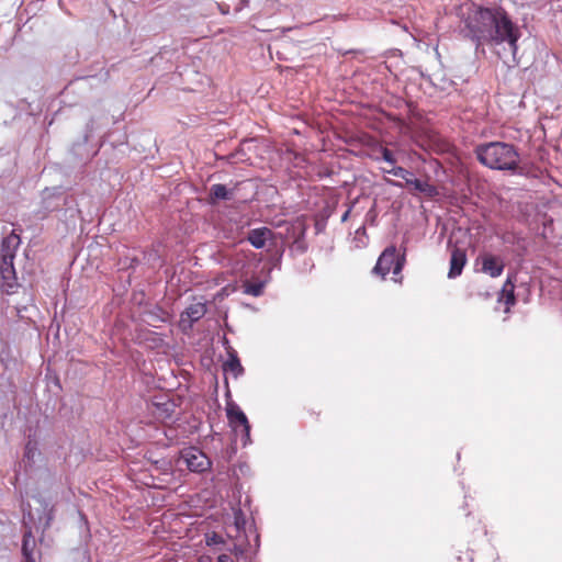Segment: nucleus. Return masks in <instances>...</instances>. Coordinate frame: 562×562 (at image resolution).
Instances as JSON below:
<instances>
[{"label": "nucleus", "instance_id": "f257e3e1", "mask_svg": "<svg viewBox=\"0 0 562 562\" xmlns=\"http://www.w3.org/2000/svg\"><path fill=\"white\" fill-rule=\"evenodd\" d=\"M467 25L477 41H486L495 45L506 43L508 53L498 56L505 64H517V42L520 31L514 24L509 14L502 7H477L469 15Z\"/></svg>", "mask_w": 562, "mask_h": 562}, {"label": "nucleus", "instance_id": "f03ea898", "mask_svg": "<svg viewBox=\"0 0 562 562\" xmlns=\"http://www.w3.org/2000/svg\"><path fill=\"white\" fill-rule=\"evenodd\" d=\"M476 159L490 169L516 171L520 156L513 144L490 142L480 144L474 149Z\"/></svg>", "mask_w": 562, "mask_h": 562}, {"label": "nucleus", "instance_id": "7ed1b4c3", "mask_svg": "<svg viewBox=\"0 0 562 562\" xmlns=\"http://www.w3.org/2000/svg\"><path fill=\"white\" fill-rule=\"evenodd\" d=\"M405 265V255H400L395 246L386 247L380 255L372 273L380 276L382 279L392 271L393 280L402 283V270Z\"/></svg>", "mask_w": 562, "mask_h": 562}, {"label": "nucleus", "instance_id": "20e7f679", "mask_svg": "<svg viewBox=\"0 0 562 562\" xmlns=\"http://www.w3.org/2000/svg\"><path fill=\"white\" fill-rule=\"evenodd\" d=\"M181 459L192 472H205L211 468L207 456L198 448L191 447L181 452Z\"/></svg>", "mask_w": 562, "mask_h": 562}, {"label": "nucleus", "instance_id": "39448f33", "mask_svg": "<svg viewBox=\"0 0 562 562\" xmlns=\"http://www.w3.org/2000/svg\"><path fill=\"white\" fill-rule=\"evenodd\" d=\"M226 413L229 425L234 430L238 431L240 428V431L245 437L244 445H246L250 439V425L245 413L235 403L227 404Z\"/></svg>", "mask_w": 562, "mask_h": 562}, {"label": "nucleus", "instance_id": "423d86ee", "mask_svg": "<svg viewBox=\"0 0 562 562\" xmlns=\"http://www.w3.org/2000/svg\"><path fill=\"white\" fill-rule=\"evenodd\" d=\"M476 261L481 262L482 272L488 274L491 278L499 277L505 268V262L501 257L488 252L481 255Z\"/></svg>", "mask_w": 562, "mask_h": 562}, {"label": "nucleus", "instance_id": "0eeeda50", "mask_svg": "<svg viewBox=\"0 0 562 562\" xmlns=\"http://www.w3.org/2000/svg\"><path fill=\"white\" fill-rule=\"evenodd\" d=\"M151 406L153 415L162 422L170 419L176 413L177 407L176 403L166 396L156 397V400L153 401Z\"/></svg>", "mask_w": 562, "mask_h": 562}, {"label": "nucleus", "instance_id": "6e6552de", "mask_svg": "<svg viewBox=\"0 0 562 562\" xmlns=\"http://www.w3.org/2000/svg\"><path fill=\"white\" fill-rule=\"evenodd\" d=\"M13 260L14 258H12L11 255H3V257H1L0 273L4 281V286L8 288V292L9 289H12L15 285L16 281Z\"/></svg>", "mask_w": 562, "mask_h": 562}, {"label": "nucleus", "instance_id": "1a4fd4ad", "mask_svg": "<svg viewBox=\"0 0 562 562\" xmlns=\"http://www.w3.org/2000/svg\"><path fill=\"white\" fill-rule=\"evenodd\" d=\"M408 187L412 193H418L425 198L432 199L439 194L438 189L428 179H414Z\"/></svg>", "mask_w": 562, "mask_h": 562}, {"label": "nucleus", "instance_id": "9d476101", "mask_svg": "<svg viewBox=\"0 0 562 562\" xmlns=\"http://www.w3.org/2000/svg\"><path fill=\"white\" fill-rule=\"evenodd\" d=\"M273 232L268 227H259L249 231L247 240L257 249L263 248L267 240L272 239Z\"/></svg>", "mask_w": 562, "mask_h": 562}, {"label": "nucleus", "instance_id": "9b49d317", "mask_svg": "<svg viewBox=\"0 0 562 562\" xmlns=\"http://www.w3.org/2000/svg\"><path fill=\"white\" fill-rule=\"evenodd\" d=\"M467 262V255L465 250L461 248H453L451 251V258H450V270H449V278H456L461 274L462 269Z\"/></svg>", "mask_w": 562, "mask_h": 562}, {"label": "nucleus", "instance_id": "f8f14e48", "mask_svg": "<svg viewBox=\"0 0 562 562\" xmlns=\"http://www.w3.org/2000/svg\"><path fill=\"white\" fill-rule=\"evenodd\" d=\"M498 301L504 302V304L506 305L505 312H508L510 306L515 305V283L510 277H508L507 280L504 282L498 295Z\"/></svg>", "mask_w": 562, "mask_h": 562}, {"label": "nucleus", "instance_id": "ddd939ff", "mask_svg": "<svg viewBox=\"0 0 562 562\" xmlns=\"http://www.w3.org/2000/svg\"><path fill=\"white\" fill-rule=\"evenodd\" d=\"M20 243V236L14 232L4 237L1 245V257H3V255H11L12 258H15V251L19 248Z\"/></svg>", "mask_w": 562, "mask_h": 562}, {"label": "nucleus", "instance_id": "4468645a", "mask_svg": "<svg viewBox=\"0 0 562 562\" xmlns=\"http://www.w3.org/2000/svg\"><path fill=\"white\" fill-rule=\"evenodd\" d=\"M371 158L374 160L383 159L389 165H395L397 161L393 151L382 145H378L372 149Z\"/></svg>", "mask_w": 562, "mask_h": 562}, {"label": "nucleus", "instance_id": "2eb2a0df", "mask_svg": "<svg viewBox=\"0 0 562 562\" xmlns=\"http://www.w3.org/2000/svg\"><path fill=\"white\" fill-rule=\"evenodd\" d=\"M232 196V192L226 186L216 183L210 188V202L216 203L220 200H228Z\"/></svg>", "mask_w": 562, "mask_h": 562}, {"label": "nucleus", "instance_id": "dca6fc26", "mask_svg": "<svg viewBox=\"0 0 562 562\" xmlns=\"http://www.w3.org/2000/svg\"><path fill=\"white\" fill-rule=\"evenodd\" d=\"M206 313V305L202 302H196L187 307L184 314L190 322H198Z\"/></svg>", "mask_w": 562, "mask_h": 562}, {"label": "nucleus", "instance_id": "f3484780", "mask_svg": "<svg viewBox=\"0 0 562 562\" xmlns=\"http://www.w3.org/2000/svg\"><path fill=\"white\" fill-rule=\"evenodd\" d=\"M224 371L232 373L234 378H237L243 373L244 368L237 358V356H231L229 359L224 363Z\"/></svg>", "mask_w": 562, "mask_h": 562}, {"label": "nucleus", "instance_id": "a211bd4d", "mask_svg": "<svg viewBox=\"0 0 562 562\" xmlns=\"http://www.w3.org/2000/svg\"><path fill=\"white\" fill-rule=\"evenodd\" d=\"M35 547V539L32 536L31 531H27L23 535L22 540V553L23 555H30L33 554V550Z\"/></svg>", "mask_w": 562, "mask_h": 562}, {"label": "nucleus", "instance_id": "6ab92c4d", "mask_svg": "<svg viewBox=\"0 0 562 562\" xmlns=\"http://www.w3.org/2000/svg\"><path fill=\"white\" fill-rule=\"evenodd\" d=\"M153 471H156L162 475H171L172 473V465L171 462L168 460H158L153 463Z\"/></svg>", "mask_w": 562, "mask_h": 562}, {"label": "nucleus", "instance_id": "aec40b11", "mask_svg": "<svg viewBox=\"0 0 562 562\" xmlns=\"http://www.w3.org/2000/svg\"><path fill=\"white\" fill-rule=\"evenodd\" d=\"M244 288H245V293L252 295V296H259L263 292V283H261V282H256V283L246 282L244 284Z\"/></svg>", "mask_w": 562, "mask_h": 562}, {"label": "nucleus", "instance_id": "412c9836", "mask_svg": "<svg viewBox=\"0 0 562 562\" xmlns=\"http://www.w3.org/2000/svg\"><path fill=\"white\" fill-rule=\"evenodd\" d=\"M37 453V447H36V443L33 442V441H29L26 445H25V448H24V459L29 462V463H34V459H35V456Z\"/></svg>", "mask_w": 562, "mask_h": 562}, {"label": "nucleus", "instance_id": "4be33fe9", "mask_svg": "<svg viewBox=\"0 0 562 562\" xmlns=\"http://www.w3.org/2000/svg\"><path fill=\"white\" fill-rule=\"evenodd\" d=\"M205 543L209 547H212V546H217V544H224L225 540H224V538L221 535H218L217 532L213 531V532H210V533L205 535Z\"/></svg>", "mask_w": 562, "mask_h": 562}, {"label": "nucleus", "instance_id": "5701e85b", "mask_svg": "<svg viewBox=\"0 0 562 562\" xmlns=\"http://www.w3.org/2000/svg\"><path fill=\"white\" fill-rule=\"evenodd\" d=\"M383 172L391 173L395 177L403 178L408 175V170L403 167H396L395 165H391L390 169L383 168Z\"/></svg>", "mask_w": 562, "mask_h": 562}, {"label": "nucleus", "instance_id": "b1692460", "mask_svg": "<svg viewBox=\"0 0 562 562\" xmlns=\"http://www.w3.org/2000/svg\"><path fill=\"white\" fill-rule=\"evenodd\" d=\"M246 524V520H245V517H244V514L240 509L236 510L234 513V525L236 527V530L239 532L240 530L244 529V526Z\"/></svg>", "mask_w": 562, "mask_h": 562}, {"label": "nucleus", "instance_id": "393cba45", "mask_svg": "<svg viewBox=\"0 0 562 562\" xmlns=\"http://www.w3.org/2000/svg\"><path fill=\"white\" fill-rule=\"evenodd\" d=\"M402 179L405 180V186L408 188L412 183L409 181H414L416 179L413 175V172L408 171L407 176H404Z\"/></svg>", "mask_w": 562, "mask_h": 562}, {"label": "nucleus", "instance_id": "a878e982", "mask_svg": "<svg viewBox=\"0 0 562 562\" xmlns=\"http://www.w3.org/2000/svg\"><path fill=\"white\" fill-rule=\"evenodd\" d=\"M217 562H233L229 554H221L217 558Z\"/></svg>", "mask_w": 562, "mask_h": 562}, {"label": "nucleus", "instance_id": "bb28decb", "mask_svg": "<svg viewBox=\"0 0 562 562\" xmlns=\"http://www.w3.org/2000/svg\"><path fill=\"white\" fill-rule=\"evenodd\" d=\"M385 181H386L387 183H391V184H393V186H395V187H398V188H403V187H404V184H403V183H401V182H396V181H392V180H390V179H385Z\"/></svg>", "mask_w": 562, "mask_h": 562}, {"label": "nucleus", "instance_id": "cd10ccee", "mask_svg": "<svg viewBox=\"0 0 562 562\" xmlns=\"http://www.w3.org/2000/svg\"><path fill=\"white\" fill-rule=\"evenodd\" d=\"M25 562H35V559L33 558V554L24 555Z\"/></svg>", "mask_w": 562, "mask_h": 562}, {"label": "nucleus", "instance_id": "c85d7f7f", "mask_svg": "<svg viewBox=\"0 0 562 562\" xmlns=\"http://www.w3.org/2000/svg\"><path fill=\"white\" fill-rule=\"evenodd\" d=\"M231 552L238 554L241 552V550L235 544L233 549H231Z\"/></svg>", "mask_w": 562, "mask_h": 562}, {"label": "nucleus", "instance_id": "c756f323", "mask_svg": "<svg viewBox=\"0 0 562 562\" xmlns=\"http://www.w3.org/2000/svg\"><path fill=\"white\" fill-rule=\"evenodd\" d=\"M348 216V212L345 213V215L342 216V220H346Z\"/></svg>", "mask_w": 562, "mask_h": 562}]
</instances>
